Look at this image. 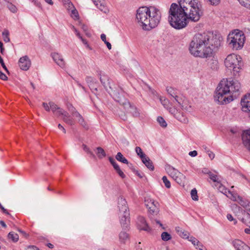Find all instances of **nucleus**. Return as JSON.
I'll list each match as a JSON object with an SVG mask.
<instances>
[{"mask_svg":"<svg viewBox=\"0 0 250 250\" xmlns=\"http://www.w3.org/2000/svg\"><path fill=\"white\" fill-rule=\"evenodd\" d=\"M202 14L201 5L197 0L180 1L179 4L173 3L168 11V22L176 29H181L188 24V20L198 21Z\"/></svg>","mask_w":250,"mask_h":250,"instance_id":"1","label":"nucleus"},{"mask_svg":"<svg viewBox=\"0 0 250 250\" xmlns=\"http://www.w3.org/2000/svg\"><path fill=\"white\" fill-rule=\"evenodd\" d=\"M213 48V39L210 34L197 33L189 44V50L193 56L205 58L211 55Z\"/></svg>","mask_w":250,"mask_h":250,"instance_id":"2","label":"nucleus"},{"mask_svg":"<svg viewBox=\"0 0 250 250\" xmlns=\"http://www.w3.org/2000/svg\"><path fill=\"white\" fill-rule=\"evenodd\" d=\"M240 87L237 80L223 79L216 88L214 98L220 104H227L239 95Z\"/></svg>","mask_w":250,"mask_h":250,"instance_id":"3","label":"nucleus"},{"mask_svg":"<svg viewBox=\"0 0 250 250\" xmlns=\"http://www.w3.org/2000/svg\"><path fill=\"white\" fill-rule=\"evenodd\" d=\"M161 19L160 10L155 6L140 7L137 11L136 19L145 30L156 27Z\"/></svg>","mask_w":250,"mask_h":250,"instance_id":"4","label":"nucleus"},{"mask_svg":"<svg viewBox=\"0 0 250 250\" xmlns=\"http://www.w3.org/2000/svg\"><path fill=\"white\" fill-rule=\"evenodd\" d=\"M224 65L234 76L238 77L242 69V58L236 54H230L225 59Z\"/></svg>","mask_w":250,"mask_h":250,"instance_id":"5","label":"nucleus"},{"mask_svg":"<svg viewBox=\"0 0 250 250\" xmlns=\"http://www.w3.org/2000/svg\"><path fill=\"white\" fill-rule=\"evenodd\" d=\"M245 42V36L244 33L239 30H234L229 33L227 38L229 46L233 50L241 49Z\"/></svg>","mask_w":250,"mask_h":250,"instance_id":"6","label":"nucleus"},{"mask_svg":"<svg viewBox=\"0 0 250 250\" xmlns=\"http://www.w3.org/2000/svg\"><path fill=\"white\" fill-rule=\"evenodd\" d=\"M113 98L120 104L123 105L124 108L130 113L134 117H139L140 115V110L135 105L131 104L125 98L123 94L114 92Z\"/></svg>","mask_w":250,"mask_h":250,"instance_id":"7","label":"nucleus"},{"mask_svg":"<svg viewBox=\"0 0 250 250\" xmlns=\"http://www.w3.org/2000/svg\"><path fill=\"white\" fill-rule=\"evenodd\" d=\"M167 171L169 175L178 184L184 185L186 176L179 170L171 166L167 167Z\"/></svg>","mask_w":250,"mask_h":250,"instance_id":"8","label":"nucleus"},{"mask_svg":"<svg viewBox=\"0 0 250 250\" xmlns=\"http://www.w3.org/2000/svg\"><path fill=\"white\" fill-rule=\"evenodd\" d=\"M145 205L148 208V212L152 215H156L159 212L158 208V202H155L153 199L150 198L146 199L145 200Z\"/></svg>","mask_w":250,"mask_h":250,"instance_id":"9","label":"nucleus"},{"mask_svg":"<svg viewBox=\"0 0 250 250\" xmlns=\"http://www.w3.org/2000/svg\"><path fill=\"white\" fill-rule=\"evenodd\" d=\"M169 112L172 114L174 117L180 122L184 124H187L188 120L186 115L183 112L178 110L174 107H170L169 108Z\"/></svg>","mask_w":250,"mask_h":250,"instance_id":"10","label":"nucleus"},{"mask_svg":"<svg viewBox=\"0 0 250 250\" xmlns=\"http://www.w3.org/2000/svg\"><path fill=\"white\" fill-rule=\"evenodd\" d=\"M230 196H228L229 199L232 201H236L239 203L241 206L246 207L248 205V201L243 199L241 197L238 195L237 193H233L231 191L229 192Z\"/></svg>","mask_w":250,"mask_h":250,"instance_id":"11","label":"nucleus"},{"mask_svg":"<svg viewBox=\"0 0 250 250\" xmlns=\"http://www.w3.org/2000/svg\"><path fill=\"white\" fill-rule=\"evenodd\" d=\"M51 56L55 63L62 68L65 67L66 63L62 55L54 52L52 53Z\"/></svg>","mask_w":250,"mask_h":250,"instance_id":"12","label":"nucleus"},{"mask_svg":"<svg viewBox=\"0 0 250 250\" xmlns=\"http://www.w3.org/2000/svg\"><path fill=\"white\" fill-rule=\"evenodd\" d=\"M121 217L120 223L123 227V229L127 230L129 229L130 220H129V214L128 211L126 212H122L120 213Z\"/></svg>","mask_w":250,"mask_h":250,"instance_id":"13","label":"nucleus"},{"mask_svg":"<svg viewBox=\"0 0 250 250\" xmlns=\"http://www.w3.org/2000/svg\"><path fill=\"white\" fill-rule=\"evenodd\" d=\"M137 227L140 230H144L147 232H150V228L146 222L145 218L143 216H139L137 221Z\"/></svg>","mask_w":250,"mask_h":250,"instance_id":"14","label":"nucleus"},{"mask_svg":"<svg viewBox=\"0 0 250 250\" xmlns=\"http://www.w3.org/2000/svg\"><path fill=\"white\" fill-rule=\"evenodd\" d=\"M183 238L188 239L198 250H204L205 249L202 243L192 235H183Z\"/></svg>","mask_w":250,"mask_h":250,"instance_id":"15","label":"nucleus"},{"mask_svg":"<svg viewBox=\"0 0 250 250\" xmlns=\"http://www.w3.org/2000/svg\"><path fill=\"white\" fill-rule=\"evenodd\" d=\"M19 64L21 69L23 70H27L31 65V62L27 56L21 58L19 61Z\"/></svg>","mask_w":250,"mask_h":250,"instance_id":"16","label":"nucleus"},{"mask_svg":"<svg viewBox=\"0 0 250 250\" xmlns=\"http://www.w3.org/2000/svg\"><path fill=\"white\" fill-rule=\"evenodd\" d=\"M242 110L244 112H250V94H246L241 101Z\"/></svg>","mask_w":250,"mask_h":250,"instance_id":"17","label":"nucleus"},{"mask_svg":"<svg viewBox=\"0 0 250 250\" xmlns=\"http://www.w3.org/2000/svg\"><path fill=\"white\" fill-rule=\"evenodd\" d=\"M232 244L236 250H250V248L239 239H235Z\"/></svg>","mask_w":250,"mask_h":250,"instance_id":"18","label":"nucleus"},{"mask_svg":"<svg viewBox=\"0 0 250 250\" xmlns=\"http://www.w3.org/2000/svg\"><path fill=\"white\" fill-rule=\"evenodd\" d=\"M118 208L119 209L120 213L126 212L128 211V208L127 206L126 201L122 197L118 198Z\"/></svg>","mask_w":250,"mask_h":250,"instance_id":"19","label":"nucleus"},{"mask_svg":"<svg viewBox=\"0 0 250 250\" xmlns=\"http://www.w3.org/2000/svg\"><path fill=\"white\" fill-rule=\"evenodd\" d=\"M242 139L244 145L250 151V129L243 132Z\"/></svg>","mask_w":250,"mask_h":250,"instance_id":"20","label":"nucleus"},{"mask_svg":"<svg viewBox=\"0 0 250 250\" xmlns=\"http://www.w3.org/2000/svg\"><path fill=\"white\" fill-rule=\"evenodd\" d=\"M49 104L51 110L52 111V112L55 115L59 117L61 115V114H62V112H63L64 110L59 107L54 103L50 102L49 103Z\"/></svg>","mask_w":250,"mask_h":250,"instance_id":"21","label":"nucleus"},{"mask_svg":"<svg viewBox=\"0 0 250 250\" xmlns=\"http://www.w3.org/2000/svg\"><path fill=\"white\" fill-rule=\"evenodd\" d=\"M94 4L101 11L106 13L107 11V8L105 4L104 0H92Z\"/></svg>","mask_w":250,"mask_h":250,"instance_id":"22","label":"nucleus"},{"mask_svg":"<svg viewBox=\"0 0 250 250\" xmlns=\"http://www.w3.org/2000/svg\"><path fill=\"white\" fill-rule=\"evenodd\" d=\"M61 115L63 116L62 119L63 121L67 124L69 125H73L74 124V120L70 116L69 114L65 111H63Z\"/></svg>","mask_w":250,"mask_h":250,"instance_id":"23","label":"nucleus"},{"mask_svg":"<svg viewBox=\"0 0 250 250\" xmlns=\"http://www.w3.org/2000/svg\"><path fill=\"white\" fill-rule=\"evenodd\" d=\"M142 161L145 165V166L150 170H154V167L153 165L152 162L151 161V160L148 157L146 156L143 159H142Z\"/></svg>","mask_w":250,"mask_h":250,"instance_id":"24","label":"nucleus"},{"mask_svg":"<svg viewBox=\"0 0 250 250\" xmlns=\"http://www.w3.org/2000/svg\"><path fill=\"white\" fill-rule=\"evenodd\" d=\"M208 66L212 70L216 71L218 68V62L217 60L211 59L208 63Z\"/></svg>","mask_w":250,"mask_h":250,"instance_id":"25","label":"nucleus"},{"mask_svg":"<svg viewBox=\"0 0 250 250\" xmlns=\"http://www.w3.org/2000/svg\"><path fill=\"white\" fill-rule=\"evenodd\" d=\"M67 107L72 115L76 117H80V114L76 110L75 108L71 104H67Z\"/></svg>","mask_w":250,"mask_h":250,"instance_id":"26","label":"nucleus"},{"mask_svg":"<svg viewBox=\"0 0 250 250\" xmlns=\"http://www.w3.org/2000/svg\"><path fill=\"white\" fill-rule=\"evenodd\" d=\"M96 150L97 156L100 159H102L104 157H105L106 153L103 148L101 147H98L96 148Z\"/></svg>","mask_w":250,"mask_h":250,"instance_id":"27","label":"nucleus"},{"mask_svg":"<svg viewBox=\"0 0 250 250\" xmlns=\"http://www.w3.org/2000/svg\"><path fill=\"white\" fill-rule=\"evenodd\" d=\"M115 157L118 161L124 164H127L128 163L127 160L125 157H124L121 152H118Z\"/></svg>","mask_w":250,"mask_h":250,"instance_id":"28","label":"nucleus"},{"mask_svg":"<svg viewBox=\"0 0 250 250\" xmlns=\"http://www.w3.org/2000/svg\"><path fill=\"white\" fill-rule=\"evenodd\" d=\"M100 80L101 83L104 85V86H105L106 84L108 83V77L105 75V74H101Z\"/></svg>","mask_w":250,"mask_h":250,"instance_id":"29","label":"nucleus"},{"mask_svg":"<svg viewBox=\"0 0 250 250\" xmlns=\"http://www.w3.org/2000/svg\"><path fill=\"white\" fill-rule=\"evenodd\" d=\"M183 110L189 111L191 108V106L189 105L188 101L186 99L180 106Z\"/></svg>","mask_w":250,"mask_h":250,"instance_id":"30","label":"nucleus"},{"mask_svg":"<svg viewBox=\"0 0 250 250\" xmlns=\"http://www.w3.org/2000/svg\"><path fill=\"white\" fill-rule=\"evenodd\" d=\"M167 93L174 98L177 96V90L172 87H167Z\"/></svg>","mask_w":250,"mask_h":250,"instance_id":"31","label":"nucleus"},{"mask_svg":"<svg viewBox=\"0 0 250 250\" xmlns=\"http://www.w3.org/2000/svg\"><path fill=\"white\" fill-rule=\"evenodd\" d=\"M208 174L210 179H211L213 182H217L218 183H220L221 182L220 178L216 174L213 173L211 172H209Z\"/></svg>","mask_w":250,"mask_h":250,"instance_id":"32","label":"nucleus"},{"mask_svg":"<svg viewBox=\"0 0 250 250\" xmlns=\"http://www.w3.org/2000/svg\"><path fill=\"white\" fill-rule=\"evenodd\" d=\"M78 118V123L85 129H88V125L84 120L83 118L80 114V117H77Z\"/></svg>","mask_w":250,"mask_h":250,"instance_id":"33","label":"nucleus"},{"mask_svg":"<svg viewBox=\"0 0 250 250\" xmlns=\"http://www.w3.org/2000/svg\"><path fill=\"white\" fill-rule=\"evenodd\" d=\"M218 190L223 193L224 194L226 195L227 197L228 196H230V194H229V192L230 191L229 190H228L224 186H223L222 184H220V185L218 187Z\"/></svg>","mask_w":250,"mask_h":250,"instance_id":"34","label":"nucleus"},{"mask_svg":"<svg viewBox=\"0 0 250 250\" xmlns=\"http://www.w3.org/2000/svg\"><path fill=\"white\" fill-rule=\"evenodd\" d=\"M2 37H3V41L5 42H10V38H9V31L5 29L2 32Z\"/></svg>","mask_w":250,"mask_h":250,"instance_id":"35","label":"nucleus"},{"mask_svg":"<svg viewBox=\"0 0 250 250\" xmlns=\"http://www.w3.org/2000/svg\"><path fill=\"white\" fill-rule=\"evenodd\" d=\"M160 101L164 107L168 109L169 104L168 100L165 97H160Z\"/></svg>","mask_w":250,"mask_h":250,"instance_id":"36","label":"nucleus"},{"mask_svg":"<svg viewBox=\"0 0 250 250\" xmlns=\"http://www.w3.org/2000/svg\"><path fill=\"white\" fill-rule=\"evenodd\" d=\"M135 151H136V153L137 154V155L138 156H139V157H140L141 160L143 159L145 157H146V155L142 151V150L141 148V147H140L139 146H136L135 148Z\"/></svg>","mask_w":250,"mask_h":250,"instance_id":"37","label":"nucleus"},{"mask_svg":"<svg viewBox=\"0 0 250 250\" xmlns=\"http://www.w3.org/2000/svg\"><path fill=\"white\" fill-rule=\"evenodd\" d=\"M157 121L162 127H166L167 126V124L163 117L161 116L158 117Z\"/></svg>","mask_w":250,"mask_h":250,"instance_id":"38","label":"nucleus"},{"mask_svg":"<svg viewBox=\"0 0 250 250\" xmlns=\"http://www.w3.org/2000/svg\"><path fill=\"white\" fill-rule=\"evenodd\" d=\"M239 3L247 9H250V0H238Z\"/></svg>","mask_w":250,"mask_h":250,"instance_id":"39","label":"nucleus"},{"mask_svg":"<svg viewBox=\"0 0 250 250\" xmlns=\"http://www.w3.org/2000/svg\"><path fill=\"white\" fill-rule=\"evenodd\" d=\"M190 195L192 199V200L194 201H198V196L197 194V190L196 188H193L191 190L190 192Z\"/></svg>","mask_w":250,"mask_h":250,"instance_id":"40","label":"nucleus"},{"mask_svg":"<svg viewBox=\"0 0 250 250\" xmlns=\"http://www.w3.org/2000/svg\"><path fill=\"white\" fill-rule=\"evenodd\" d=\"M7 7L9 10L13 13H16L17 11L16 6L11 2H7Z\"/></svg>","mask_w":250,"mask_h":250,"instance_id":"41","label":"nucleus"},{"mask_svg":"<svg viewBox=\"0 0 250 250\" xmlns=\"http://www.w3.org/2000/svg\"><path fill=\"white\" fill-rule=\"evenodd\" d=\"M101 40L103 42H104L105 44H106L108 49H109V50L111 49V44L108 42L106 41V35L104 34H101Z\"/></svg>","mask_w":250,"mask_h":250,"instance_id":"42","label":"nucleus"},{"mask_svg":"<svg viewBox=\"0 0 250 250\" xmlns=\"http://www.w3.org/2000/svg\"><path fill=\"white\" fill-rule=\"evenodd\" d=\"M84 151L87 154H89L93 158H95V156L93 153L89 149V148L84 144L82 145Z\"/></svg>","mask_w":250,"mask_h":250,"instance_id":"43","label":"nucleus"},{"mask_svg":"<svg viewBox=\"0 0 250 250\" xmlns=\"http://www.w3.org/2000/svg\"><path fill=\"white\" fill-rule=\"evenodd\" d=\"M85 81L88 84V85H89V84H91L92 83L94 84V83H96L97 82L95 79L90 76H87L85 78Z\"/></svg>","mask_w":250,"mask_h":250,"instance_id":"44","label":"nucleus"},{"mask_svg":"<svg viewBox=\"0 0 250 250\" xmlns=\"http://www.w3.org/2000/svg\"><path fill=\"white\" fill-rule=\"evenodd\" d=\"M162 180L165 184V186L167 188H169L171 187V184L170 181L167 179V177L165 176L162 178Z\"/></svg>","mask_w":250,"mask_h":250,"instance_id":"45","label":"nucleus"},{"mask_svg":"<svg viewBox=\"0 0 250 250\" xmlns=\"http://www.w3.org/2000/svg\"><path fill=\"white\" fill-rule=\"evenodd\" d=\"M174 99L176 102L178 103L179 106H180L183 102L186 99L185 97H182L179 96H177L174 98Z\"/></svg>","mask_w":250,"mask_h":250,"instance_id":"46","label":"nucleus"},{"mask_svg":"<svg viewBox=\"0 0 250 250\" xmlns=\"http://www.w3.org/2000/svg\"><path fill=\"white\" fill-rule=\"evenodd\" d=\"M7 239L13 242H17L19 240V235H7Z\"/></svg>","mask_w":250,"mask_h":250,"instance_id":"47","label":"nucleus"},{"mask_svg":"<svg viewBox=\"0 0 250 250\" xmlns=\"http://www.w3.org/2000/svg\"><path fill=\"white\" fill-rule=\"evenodd\" d=\"M71 17L74 19H77L78 18V13L75 8L71 10Z\"/></svg>","mask_w":250,"mask_h":250,"instance_id":"48","label":"nucleus"},{"mask_svg":"<svg viewBox=\"0 0 250 250\" xmlns=\"http://www.w3.org/2000/svg\"><path fill=\"white\" fill-rule=\"evenodd\" d=\"M96 83H94V84L92 83L91 84H89L88 85L89 88L91 90L92 92L95 93V91H97V84Z\"/></svg>","mask_w":250,"mask_h":250,"instance_id":"49","label":"nucleus"},{"mask_svg":"<svg viewBox=\"0 0 250 250\" xmlns=\"http://www.w3.org/2000/svg\"><path fill=\"white\" fill-rule=\"evenodd\" d=\"M208 3L212 5H217L220 2V0H207Z\"/></svg>","mask_w":250,"mask_h":250,"instance_id":"50","label":"nucleus"},{"mask_svg":"<svg viewBox=\"0 0 250 250\" xmlns=\"http://www.w3.org/2000/svg\"><path fill=\"white\" fill-rule=\"evenodd\" d=\"M175 230H176V232L177 233H179V234H187L186 232H185L184 230L180 227H176L175 228Z\"/></svg>","mask_w":250,"mask_h":250,"instance_id":"51","label":"nucleus"},{"mask_svg":"<svg viewBox=\"0 0 250 250\" xmlns=\"http://www.w3.org/2000/svg\"><path fill=\"white\" fill-rule=\"evenodd\" d=\"M71 29L75 32L76 35L78 38H81V35L80 33H79V32L77 30V29L73 25L71 26Z\"/></svg>","mask_w":250,"mask_h":250,"instance_id":"52","label":"nucleus"},{"mask_svg":"<svg viewBox=\"0 0 250 250\" xmlns=\"http://www.w3.org/2000/svg\"><path fill=\"white\" fill-rule=\"evenodd\" d=\"M42 106L46 111H49L51 110L49 103H43Z\"/></svg>","mask_w":250,"mask_h":250,"instance_id":"53","label":"nucleus"},{"mask_svg":"<svg viewBox=\"0 0 250 250\" xmlns=\"http://www.w3.org/2000/svg\"><path fill=\"white\" fill-rule=\"evenodd\" d=\"M0 63L1 64L2 67H3V68L7 72H8V70L6 67V66H5L4 63V62H3V60L2 59V58L0 56Z\"/></svg>","mask_w":250,"mask_h":250,"instance_id":"54","label":"nucleus"},{"mask_svg":"<svg viewBox=\"0 0 250 250\" xmlns=\"http://www.w3.org/2000/svg\"><path fill=\"white\" fill-rule=\"evenodd\" d=\"M66 7L67 10H70L74 9L75 7L73 6V4L71 2H69L67 4H66Z\"/></svg>","mask_w":250,"mask_h":250,"instance_id":"55","label":"nucleus"},{"mask_svg":"<svg viewBox=\"0 0 250 250\" xmlns=\"http://www.w3.org/2000/svg\"><path fill=\"white\" fill-rule=\"evenodd\" d=\"M0 79L3 81H6L8 79L7 77L2 73L1 71H0Z\"/></svg>","mask_w":250,"mask_h":250,"instance_id":"56","label":"nucleus"},{"mask_svg":"<svg viewBox=\"0 0 250 250\" xmlns=\"http://www.w3.org/2000/svg\"><path fill=\"white\" fill-rule=\"evenodd\" d=\"M161 237L162 239L165 241H167L171 238V235H161Z\"/></svg>","mask_w":250,"mask_h":250,"instance_id":"57","label":"nucleus"},{"mask_svg":"<svg viewBox=\"0 0 250 250\" xmlns=\"http://www.w3.org/2000/svg\"><path fill=\"white\" fill-rule=\"evenodd\" d=\"M227 217L229 221H233V223L234 224H236V221L235 220V219H234L233 218V217L232 216V215L231 214H228Z\"/></svg>","mask_w":250,"mask_h":250,"instance_id":"58","label":"nucleus"},{"mask_svg":"<svg viewBox=\"0 0 250 250\" xmlns=\"http://www.w3.org/2000/svg\"><path fill=\"white\" fill-rule=\"evenodd\" d=\"M26 250H40L39 249L35 246H29Z\"/></svg>","mask_w":250,"mask_h":250,"instance_id":"59","label":"nucleus"},{"mask_svg":"<svg viewBox=\"0 0 250 250\" xmlns=\"http://www.w3.org/2000/svg\"><path fill=\"white\" fill-rule=\"evenodd\" d=\"M152 223L153 224L156 223V224L159 225L160 227L162 228L163 229H165V228L163 226V225L160 223L159 221L154 220V221H152Z\"/></svg>","mask_w":250,"mask_h":250,"instance_id":"60","label":"nucleus"},{"mask_svg":"<svg viewBox=\"0 0 250 250\" xmlns=\"http://www.w3.org/2000/svg\"><path fill=\"white\" fill-rule=\"evenodd\" d=\"M189 155L191 157H195L197 155V152L196 150L190 151Z\"/></svg>","mask_w":250,"mask_h":250,"instance_id":"61","label":"nucleus"},{"mask_svg":"<svg viewBox=\"0 0 250 250\" xmlns=\"http://www.w3.org/2000/svg\"><path fill=\"white\" fill-rule=\"evenodd\" d=\"M208 156L209 157V158L211 159H213L214 158V156H215L213 152H211V151L208 152Z\"/></svg>","mask_w":250,"mask_h":250,"instance_id":"62","label":"nucleus"},{"mask_svg":"<svg viewBox=\"0 0 250 250\" xmlns=\"http://www.w3.org/2000/svg\"><path fill=\"white\" fill-rule=\"evenodd\" d=\"M118 174L122 178H125V174L124 173V172L122 170L120 171V172H119Z\"/></svg>","mask_w":250,"mask_h":250,"instance_id":"63","label":"nucleus"},{"mask_svg":"<svg viewBox=\"0 0 250 250\" xmlns=\"http://www.w3.org/2000/svg\"><path fill=\"white\" fill-rule=\"evenodd\" d=\"M58 128L62 130V131H63V133H66L65 129H64V128L61 124H59L58 125Z\"/></svg>","mask_w":250,"mask_h":250,"instance_id":"64","label":"nucleus"}]
</instances>
